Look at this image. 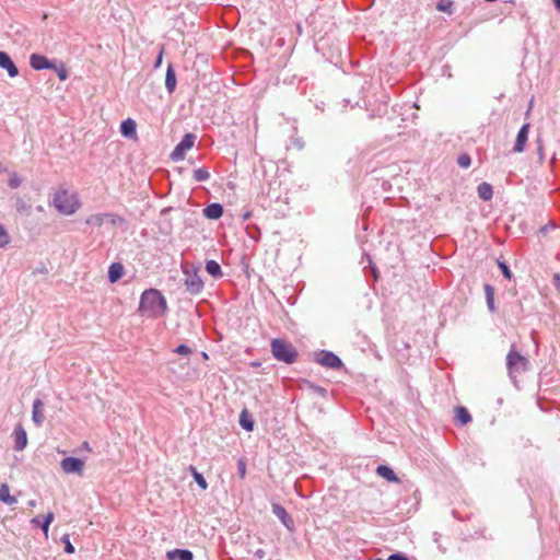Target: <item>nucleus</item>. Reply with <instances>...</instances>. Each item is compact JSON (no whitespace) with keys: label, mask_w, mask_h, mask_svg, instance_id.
Instances as JSON below:
<instances>
[{"label":"nucleus","mask_w":560,"mask_h":560,"mask_svg":"<svg viewBox=\"0 0 560 560\" xmlns=\"http://www.w3.org/2000/svg\"><path fill=\"white\" fill-rule=\"evenodd\" d=\"M107 219H112V222L115 223L113 215L109 213H96L86 218L85 223L93 226H102Z\"/></svg>","instance_id":"nucleus-18"},{"label":"nucleus","mask_w":560,"mask_h":560,"mask_svg":"<svg viewBox=\"0 0 560 560\" xmlns=\"http://www.w3.org/2000/svg\"><path fill=\"white\" fill-rule=\"evenodd\" d=\"M8 170L3 166V164L0 162V173L7 172Z\"/></svg>","instance_id":"nucleus-47"},{"label":"nucleus","mask_w":560,"mask_h":560,"mask_svg":"<svg viewBox=\"0 0 560 560\" xmlns=\"http://www.w3.org/2000/svg\"><path fill=\"white\" fill-rule=\"evenodd\" d=\"M272 513L279 518V521L283 524V526L290 530L293 532L295 529L294 521L289 515L287 510L279 503H272L271 504Z\"/></svg>","instance_id":"nucleus-9"},{"label":"nucleus","mask_w":560,"mask_h":560,"mask_svg":"<svg viewBox=\"0 0 560 560\" xmlns=\"http://www.w3.org/2000/svg\"><path fill=\"white\" fill-rule=\"evenodd\" d=\"M14 450L23 451L27 445V434L22 424H18L13 430Z\"/></svg>","instance_id":"nucleus-11"},{"label":"nucleus","mask_w":560,"mask_h":560,"mask_svg":"<svg viewBox=\"0 0 560 560\" xmlns=\"http://www.w3.org/2000/svg\"><path fill=\"white\" fill-rule=\"evenodd\" d=\"M206 270L209 275L214 278H219L222 276L221 266L215 260H208L206 262Z\"/></svg>","instance_id":"nucleus-27"},{"label":"nucleus","mask_w":560,"mask_h":560,"mask_svg":"<svg viewBox=\"0 0 560 560\" xmlns=\"http://www.w3.org/2000/svg\"><path fill=\"white\" fill-rule=\"evenodd\" d=\"M52 203L65 215L73 214L80 208L77 195L70 194L66 189H60L55 194Z\"/></svg>","instance_id":"nucleus-3"},{"label":"nucleus","mask_w":560,"mask_h":560,"mask_svg":"<svg viewBox=\"0 0 560 560\" xmlns=\"http://www.w3.org/2000/svg\"><path fill=\"white\" fill-rule=\"evenodd\" d=\"M270 349L276 360L287 364L294 363L299 355L296 348L292 343L280 338L271 340Z\"/></svg>","instance_id":"nucleus-2"},{"label":"nucleus","mask_w":560,"mask_h":560,"mask_svg":"<svg viewBox=\"0 0 560 560\" xmlns=\"http://www.w3.org/2000/svg\"><path fill=\"white\" fill-rule=\"evenodd\" d=\"M124 275V267L119 262H113L108 268V280L110 282L118 281Z\"/></svg>","instance_id":"nucleus-21"},{"label":"nucleus","mask_w":560,"mask_h":560,"mask_svg":"<svg viewBox=\"0 0 560 560\" xmlns=\"http://www.w3.org/2000/svg\"><path fill=\"white\" fill-rule=\"evenodd\" d=\"M192 177L196 182L201 183L210 178V173L206 167H199L194 171Z\"/></svg>","instance_id":"nucleus-29"},{"label":"nucleus","mask_w":560,"mask_h":560,"mask_svg":"<svg viewBox=\"0 0 560 560\" xmlns=\"http://www.w3.org/2000/svg\"><path fill=\"white\" fill-rule=\"evenodd\" d=\"M167 310V303L164 295L156 289L143 291L140 298L139 312L150 318H159Z\"/></svg>","instance_id":"nucleus-1"},{"label":"nucleus","mask_w":560,"mask_h":560,"mask_svg":"<svg viewBox=\"0 0 560 560\" xmlns=\"http://www.w3.org/2000/svg\"><path fill=\"white\" fill-rule=\"evenodd\" d=\"M483 289L486 294L487 306L491 313H494L497 311L494 304V289L488 283L485 284Z\"/></svg>","instance_id":"nucleus-23"},{"label":"nucleus","mask_w":560,"mask_h":560,"mask_svg":"<svg viewBox=\"0 0 560 560\" xmlns=\"http://www.w3.org/2000/svg\"><path fill=\"white\" fill-rule=\"evenodd\" d=\"M62 541L65 542V551L67 553H73L74 552V547L73 545L70 542V539H69V536L68 535H65L62 537Z\"/></svg>","instance_id":"nucleus-38"},{"label":"nucleus","mask_w":560,"mask_h":560,"mask_svg":"<svg viewBox=\"0 0 560 560\" xmlns=\"http://www.w3.org/2000/svg\"><path fill=\"white\" fill-rule=\"evenodd\" d=\"M15 208L20 213L28 214L31 206L27 205L22 198H18L15 201Z\"/></svg>","instance_id":"nucleus-31"},{"label":"nucleus","mask_w":560,"mask_h":560,"mask_svg":"<svg viewBox=\"0 0 560 560\" xmlns=\"http://www.w3.org/2000/svg\"><path fill=\"white\" fill-rule=\"evenodd\" d=\"M30 65L35 70L56 69V65L47 57L39 54H32Z\"/></svg>","instance_id":"nucleus-10"},{"label":"nucleus","mask_w":560,"mask_h":560,"mask_svg":"<svg viewBox=\"0 0 560 560\" xmlns=\"http://www.w3.org/2000/svg\"><path fill=\"white\" fill-rule=\"evenodd\" d=\"M499 268L501 269L504 278L509 280L512 278V272L505 262L499 261Z\"/></svg>","instance_id":"nucleus-36"},{"label":"nucleus","mask_w":560,"mask_h":560,"mask_svg":"<svg viewBox=\"0 0 560 560\" xmlns=\"http://www.w3.org/2000/svg\"><path fill=\"white\" fill-rule=\"evenodd\" d=\"M555 228H556V225L553 223H550V224L542 226L540 231L542 233H546L549 229H555Z\"/></svg>","instance_id":"nucleus-44"},{"label":"nucleus","mask_w":560,"mask_h":560,"mask_svg":"<svg viewBox=\"0 0 560 560\" xmlns=\"http://www.w3.org/2000/svg\"><path fill=\"white\" fill-rule=\"evenodd\" d=\"M175 86H176V74H175V71H174L172 65H170L166 70V75H165V88L170 93H172L175 90Z\"/></svg>","instance_id":"nucleus-24"},{"label":"nucleus","mask_w":560,"mask_h":560,"mask_svg":"<svg viewBox=\"0 0 560 560\" xmlns=\"http://www.w3.org/2000/svg\"><path fill=\"white\" fill-rule=\"evenodd\" d=\"M529 124H524L517 132L516 141L513 148L515 153H521L525 150L526 142L528 140Z\"/></svg>","instance_id":"nucleus-12"},{"label":"nucleus","mask_w":560,"mask_h":560,"mask_svg":"<svg viewBox=\"0 0 560 560\" xmlns=\"http://www.w3.org/2000/svg\"><path fill=\"white\" fill-rule=\"evenodd\" d=\"M455 419L459 425H465L471 421V416L465 407H457L455 409Z\"/></svg>","instance_id":"nucleus-22"},{"label":"nucleus","mask_w":560,"mask_h":560,"mask_svg":"<svg viewBox=\"0 0 560 560\" xmlns=\"http://www.w3.org/2000/svg\"><path fill=\"white\" fill-rule=\"evenodd\" d=\"M31 506H35V501H30L28 503Z\"/></svg>","instance_id":"nucleus-50"},{"label":"nucleus","mask_w":560,"mask_h":560,"mask_svg":"<svg viewBox=\"0 0 560 560\" xmlns=\"http://www.w3.org/2000/svg\"><path fill=\"white\" fill-rule=\"evenodd\" d=\"M43 408L44 402L40 399H35L33 402L32 420L37 427H42L45 420Z\"/></svg>","instance_id":"nucleus-14"},{"label":"nucleus","mask_w":560,"mask_h":560,"mask_svg":"<svg viewBox=\"0 0 560 560\" xmlns=\"http://www.w3.org/2000/svg\"><path fill=\"white\" fill-rule=\"evenodd\" d=\"M201 355L205 360H208V354L206 352H202Z\"/></svg>","instance_id":"nucleus-49"},{"label":"nucleus","mask_w":560,"mask_h":560,"mask_svg":"<svg viewBox=\"0 0 560 560\" xmlns=\"http://www.w3.org/2000/svg\"><path fill=\"white\" fill-rule=\"evenodd\" d=\"M120 132L128 139H135L137 137V125L131 118H127L120 125Z\"/></svg>","instance_id":"nucleus-15"},{"label":"nucleus","mask_w":560,"mask_h":560,"mask_svg":"<svg viewBox=\"0 0 560 560\" xmlns=\"http://www.w3.org/2000/svg\"><path fill=\"white\" fill-rule=\"evenodd\" d=\"M10 243V235L4 229V226L0 223V247H4Z\"/></svg>","instance_id":"nucleus-33"},{"label":"nucleus","mask_w":560,"mask_h":560,"mask_svg":"<svg viewBox=\"0 0 560 560\" xmlns=\"http://www.w3.org/2000/svg\"><path fill=\"white\" fill-rule=\"evenodd\" d=\"M0 501L10 505L16 503V499L10 494V489L7 483L0 486Z\"/></svg>","instance_id":"nucleus-26"},{"label":"nucleus","mask_w":560,"mask_h":560,"mask_svg":"<svg viewBox=\"0 0 560 560\" xmlns=\"http://www.w3.org/2000/svg\"><path fill=\"white\" fill-rule=\"evenodd\" d=\"M477 192L480 199L483 201H489L493 197V188L490 184L483 182L478 185Z\"/></svg>","instance_id":"nucleus-20"},{"label":"nucleus","mask_w":560,"mask_h":560,"mask_svg":"<svg viewBox=\"0 0 560 560\" xmlns=\"http://www.w3.org/2000/svg\"><path fill=\"white\" fill-rule=\"evenodd\" d=\"M387 560H409V558L406 557L405 555L398 552V553L390 555Z\"/></svg>","instance_id":"nucleus-41"},{"label":"nucleus","mask_w":560,"mask_h":560,"mask_svg":"<svg viewBox=\"0 0 560 560\" xmlns=\"http://www.w3.org/2000/svg\"><path fill=\"white\" fill-rule=\"evenodd\" d=\"M553 284L557 288V290L560 292V273H555Z\"/></svg>","instance_id":"nucleus-42"},{"label":"nucleus","mask_w":560,"mask_h":560,"mask_svg":"<svg viewBox=\"0 0 560 560\" xmlns=\"http://www.w3.org/2000/svg\"><path fill=\"white\" fill-rule=\"evenodd\" d=\"M240 424L246 431L250 432L254 430V420L246 409L242 410L240 415Z\"/></svg>","instance_id":"nucleus-25"},{"label":"nucleus","mask_w":560,"mask_h":560,"mask_svg":"<svg viewBox=\"0 0 560 560\" xmlns=\"http://www.w3.org/2000/svg\"><path fill=\"white\" fill-rule=\"evenodd\" d=\"M237 472H238V476L244 479L245 476H246V464L243 459H240L237 462Z\"/></svg>","instance_id":"nucleus-39"},{"label":"nucleus","mask_w":560,"mask_h":560,"mask_svg":"<svg viewBox=\"0 0 560 560\" xmlns=\"http://www.w3.org/2000/svg\"><path fill=\"white\" fill-rule=\"evenodd\" d=\"M556 9L560 12V0H553Z\"/></svg>","instance_id":"nucleus-46"},{"label":"nucleus","mask_w":560,"mask_h":560,"mask_svg":"<svg viewBox=\"0 0 560 560\" xmlns=\"http://www.w3.org/2000/svg\"><path fill=\"white\" fill-rule=\"evenodd\" d=\"M457 164L463 167V168H467L470 166L471 164V159L468 154L464 153V154H460L458 158H457Z\"/></svg>","instance_id":"nucleus-34"},{"label":"nucleus","mask_w":560,"mask_h":560,"mask_svg":"<svg viewBox=\"0 0 560 560\" xmlns=\"http://www.w3.org/2000/svg\"><path fill=\"white\" fill-rule=\"evenodd\" d=\"M315 361L318 364L332 370H339L342 366L340 358L331 351L322 350L316 354Z\"/></svg>","instance_id":"nucleus-7"},{"label":"nucleus","mask_w":560,"mask_h":560,"mask_svg":"<svg viewBox=\"0 0 560 560\" xmlns=\"http://www.w3.org/2000/svg\"><path fill=\"white\" fill-rule=\"evenodd\" d=\"M189 470H190L195 481L197 482V485L202 490H206L208 488V483H207L205 477L200 472H198L196 467H194V466H189Z\"/></svg>","instance_id":"nucleus-28"},{"label":"nucleus","mask_w":560,"mask_h":560,"mask_svg":"<svg viewBox=\"0 0 560 560\" xmlns=\"http://www.w3.org/2000/svg\"><path fill=\"white\" fill-rule=\"evenodd\" d=\"M21 184H22V178L18 175L16 172H12L10 174V178H9L8 185L11 188L15 189V188L20 187Z\"/></svg>","instance_id":"nucleus-32"},{"label":"nucleus","mask_w":560,"mask_h":560,"mask_svg":"<svg viewBox=\"0 0 560 560\" xmlns=\"http://www.w3.org/2000/svg\"><path fill=\"white\" fill-rule=\"evenodd\" d=\"M0 68L5 69L11 78L19 74L18 67L5 51H0Z\"/></svg>","instance_id":"nucleus-13"},{"label":"nucleus","mask_w":560,"mask_h":560,"mask_svg":"<svg viewBox=\"0 0 560 560\" xmlns=\"http://www.w3.org/2000/svg\"><path fill=\"white\" fill-rule=\"evenodd\" d=\"M57 71V74H58V78L61 80V81H65L67 78H68V72L67 70L65 69L63 66H61L60 68H57L55 69Z\"/></svg>","instance_id":"nucleus-40"},{"label":"nucleus","mask_w":560,"mask_h":560,"mask_svg":"<svg viewBox=\"0 0 560 560\" xmlns=\"http://www.w3.org/2000/svg\"><path fill=\"white\" fill-rule=\"evenodd\" d=\"M195 140L196 136L194 133H186L171 153V159L174 162L184 160L186 152L194 147Z\"/></svg>","instance_id":"nucleus-6"},{"label":"nucleus","mask_w":560,"mask_h":560,"mask_svg":"<svg viewBox=\"0 0 560 560\" xmlns=\"http://www.w3.org/2000/svg\"><path fill=\"white\" fill-rule=\"evenodd\" d=\"M317 393H325V389L323 387H317Z\"/></svg>","instance_id":"nucleus-48"},{"label":"nucleus","mask_w":560,"mask_h":560,"mask_svg":"<svg viewBox=\"0 0 560 560\" xmlns=\"http://www.w3.org/2000/svg\"><path fill=\"white\" fill-rule=\"evenodd\" d=\"M376 474L389 482H396V483L400 482L399 478L397 477V475L394 472V470L389 466H386V465L377 466Z\"/></svg>","instance_id":"nucleus-17"},{"label":"nucleus","mask_w":560,"mask_h":560,"mask_svg":"<svg viewBox=\"0 0 560 560\" xmlns=\"http://www.w3.org/2000/svg\"><path fill=\"white\" fill-rule=\"evenodd\" d=\"M183 272L185 275L184 284L186 290L192 295L199 294L203 290V281L201 280L197 270H190L189 268L185 267Z\"/></svg>","instance_id":"nucleus-5"},{"label":"nucleus","mask_w":560,"mask_h":560,"mask_svg":"<svg viewBox=\"0 0 560 560\" xmlns=\"http://www.w3.org/2000/svg\"><path fill=\"white\" fill-rule=\"evenodd\" d=\"M222 214H223V207L217 202L210 203L203 209V215L207 219L218 220L222 217Z\"/></svg>","instance_id":"nucleus-16"},{"label":"nucleus","mask_w":560,"mask_h":560,"mask_svg":"<svg viewBox=\"0 0 560 560\" xmlns=\"http://www.w3.org/2000/svg\"><path fill=\"white\" fill-rule=\"evenodd\" d=\"M162 54H163V51L161 50V52H160V55H159V57H158V59H156V61H155V65H154V67H155V68H158V67H160V66H161V62H162Z\"/></svg>","instance_id":"nucleus-45"},{"label":"nucleus","mask_w":560,"mask_h":560,"mask_svg":"<svg viewBox=\"0 0 560 560\" xmlns=\"http://www.w3.org/2000/svg\"><path fill=\"white\" fill-rule=\"evenodd\" d=\"M529 361L526 357L517 352L514 346L506 355V369L511 378L516 377V373L525 372L528 369Z\"/></svg>","instance_id":"nucleus-4"},{"label":"nucleus","mask_w":560,"mask_h":560,"mask_svg":"<svg viewBox=\"0 0 560 560\" xmlns=\"http://www.w3.org/2000/svg\"><path fill=\"white\" fill-rule=\"evenodd\" d=\"M60 467L66 474H78L82 476L84 462L77 457H66L60 462Z\"/></svg>","instance_id":"nucleus-8"},{"label":"nucleus","mask_w":560,"mask_h":560,"mask_svg":"<svg viewBox=\"0 0 560 560\" xmlns=\"http://www.w3.org/2000/svg\"><path fill=\"white\" fill-rule=\"evenodd\" d=\"M174 351L180 355H188L192 352L191 349L186 345H179Z\"/></svg>","instance_id":"nucleus-37"},{"label":"nucleus","mask_w":560,"mask_h":560,"mask_svg":"<svg viewBox=\"0 0 560 560\" xmlns=\"http://www.w3.org/2000/svg\"><path fill=\"white\" fill-rule=\"evenodd\" d=\"M436 9L441 12L452 14L453 13V2L451 0H440L436 4Z\"/></svg>","instance_id":"nucleus-30"},{"label":"nucleus","mask_w":560,"mask_h":560,"mask_svg":"<svg viewBox=\"0 0 560 560\" xmlns=\"http://www.w3.org/2000/svg\"><path fill=\"white\" fill-rule=\"evenodd\" d=\"M168 560H192L194 555L187 549H174L166 555Z\"/></svg>","instance_id":"nucleus-19"},{"label":"nucleus","mask_w":560,"mask_h":560,"mask_svg":"<svg viewBox=\"0 0 560 560\" xmlns=\"http://www.w3.org/2000/svg\"><path fill=\"white\" fill-rule=\"evenodd\" d=\"M254 556H255L257 559L261 560V559H264V558H265L266 552H265V550H264V549H257V550L254 552Z\"/></svg>","instance_id":"nucleus-43"},{"label":"nucleus","mask_w":560,"mask_h":560,"mask_svg":"<svg viewBox=\"0 0 560 560\" xmlns=\"http://www.w3.org/2000/svg\"><path fill=\"white\" fill-rule=\"evenodd\" d=\"M33 523H37L38 522V517H35L32 520Z\"/></svg>","instance_id":"nucleus-51"},{"label":"nucleus","mask_w":560,"mask_h":560,"mask_svg":"<svg viewBox=\"0 0 560 560\" xmlns=\"http://www.w3.org/2000/svg\"><path fill=\"white\" fill-rule=\"evenodd\" d=\"M54 521V514L51 512H49L46 516H45V520L43 522V524L40 525L44 534L47 536L48 534V528H49V525L50 523Z\"/></svg>","instance_id":"nucleus-35"}]
</instances>
